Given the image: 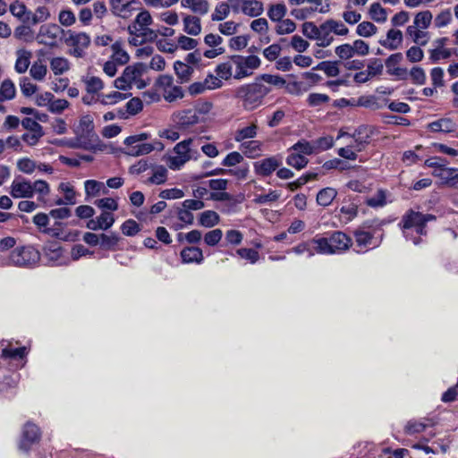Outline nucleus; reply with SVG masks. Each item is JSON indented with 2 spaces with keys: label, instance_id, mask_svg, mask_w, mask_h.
<instances>
[{
  "label": "nucleus",
  "instance_id": "nucleus-1",
  "mask_svg": "<svg viewBox=\"0 0 458 458\" xmlns=\"http://www.w3.org/2000/svg\"><path fill=\"white\" fill-rule=\"evenodd\" d=\"M434 220V215L409 209L402 216L400 226L405 239L412 241L414 245H419L421 242L420 237L427 235V224Z\"/></svg>",
  "mask_w": 458,
  "mask_h": 458
},
{
  "label": "nucleus",
  "instance_id": "nucleus-2",
  "mask_svg": "<svg viewBox=\"0 0 458 458\" xmlns=\"http://www.w3.org/2000/svg\"><path fill=\"white\" fill-rule=\"evenodd\" d=\"M50 193V186L48 182L44 180H36L35 182H30V180L24 177H16L11 186H10V194L14 199H30L37 194V199L38 202L43 205L52 206L53 204H48L47 200V197Z\"/></svg>",
  "mask_w": 458,
  "mask_h": 458
},
{
  "label": "nucleus",
  "instance_id": "nucleus-3",
  "mask_svg": "<svg viewBox=\"0 0 458 458\" xmlns=\"http://www.w3.org/2000/svg\"><path fill=\"white\" fill-rule=\"evenodd\" d=\"M153 19L148 11L140 12L135 20L128 26V32L131 36L130 44L138 47L147 42H153L157 38V32L150 29Z\"/></svg>",
  "mask_w": 458,
  "mask_h": 458
},
{
  "label": "nucleus",
  "instance_id": "nucleus-4",
  "mask_svg": "<svg viewBox=\"0 0 458 458\" xmlns=\"http://www.w3.org/2000/svg\"><path fill=\"white\" fill-rule=\"evenodd\" d=\"M40 260V253L32 246H21L13 250L7 256L0 255V266H13L31 268Z\"/></svg>",
  "mask_w": 458,
  "mask_h": 458
},
{
  "label": "nucleus",
  "instance_id": "nucleus-5",
  "mask_svg": "<svg viewBox=\"0 0 458 458\" xmlns=\"http://www.w3.org/2000/svg\"><path fill=\"white\" fill-rule=\"evenodd\" d=\"M149 138L150 135L147 132L127 137L123 141L126 146L124 153L131 157H139L149 154L154 150L161 151L164 149L165 146L159 140H156L153 143L145 142Z\"/></svg>",
  "mask_w": 458,
  "mask_h": 458
},
{
  "label": "nucleus",
  "instance_id": "nucleus-6",
  "mask_svg": "<svg viewBox=\"0 0 458 458\" xmlns=\"http://www.w3.org/2000/svg\"><path fill=\"white\" fill-rule=\"evenodd\" d=\"M270 92V89L259 82L241 86L236 96L242 101L246 110H253L262 104L263 98Z\"/></svg>",
  "mask_w": 458,
  "mask_h": 458
},
{
  "label": "nucleus",
  "instance_id": "nucleus-7",
  "mask_svg": "<svg viewBox=\"0 0 458 458\" xmlns=\"http://www.w3.org/2000/svg\"><path fill=\"white\" fill-rule=\"evenodd\" d=\"M193 142L194 139L189 138L174 146L175 156H170L166 159V165L170 169L180 170L188 161L197 160L199 157L200 154L198 149L191 147Z\"/></svg>",
  "mask_w": 458,
  "mask_h": 458
},
{
  "label": "nucleus",
  "instance_id": "nucleus-8",
  "mask_svg": "<svg viewBox=\"0 0 458 458\" xmlns=\"http://www.w3.org/2000/svg\"><path fill=\"white\" fill-rule=\"evenodd\" d=\"M229 60L235 80L250 76L253 71L258 69L261 64L259 57L252 55L248 56L233 55L229 57Z\"/></svg>",
  "mask_w": 458,
  "mask_h": 458
},
{
  "label": "nucleus",
  "instance_id": "nucleus-9",
  "mask_svg": "<svg viewBox=\"0 0 458 458\" xmlns=\"http://www.w3.org/2000/svg\"><path fill=\"white\" fill-rule=\"evenodd\" d=\"M68 37L64 43L70 47L68 54L76 58H82L86 55V50L90 45V37L86 32H75L68 30Z\"/></svg>",
  "mask_w": 458,
  "mask_h": 458
},
{
  "label": "nucleus",
  "instance_id": "nucleus-10",
  "mask_svg": "<svg viewBox=\"0 0 458 458\" xmlns=\"http://www.w3.org/2000/svg\"><path fill=\"white\" fill-rule=\"evenodd\" d=\"M374 222L366 221L363 224V229L356 230L354 232L356 247L359 248L357 252H366L370 248H375L379 245L380 241L374 243V233L365 231V229H369L373 227ZM376 227H380V223L375 222ZM380 230V228H378Z\"/></svg>",
  "mask_w": 458,
  "mask_h": 458
},
{
  "label": "nucleus",
  "instance_id": "nucleus-11",
  "mask_svg": "<svg viewBox=\"0 0 458 458\" xmlns=\"http://www.w3.org/2000/svg\"><path fill=\"white\" fill-rule=\"evenodd\" d=\"M64 30L57 24L48 23L40 26L36 40L40 45L55 47Z\"/></svg>",
  "mask_w": 458,
  "mask_h": 458
},
{
  "label": "nucleus",
  "instance_id": "nucleus-12",
  "mask_svg": "<svg viewBox=\"0 0 458 458\" xmlns=\"http://www.w3.org/2000/svg\"><path fill=\"white\" fill-rule=\"evenodd\" d=\"M326 250L327 255H332L337 252L347 250L352 244V239L341 231L334 232L330 237L327 238Z\"/></svg>",
  "mask_w": 458,
  "mask_h": 458
},
{
  "label": "nucleus",
  "instance_id": "nucleus-13",
  "mask_svg": "<svg viewBox=\"0 0 458 458\" xmlns=\"http://www.w3.org/2000/svg\"><path fill=\"white\" fill-rule=\"evenodd\" d=\"M373 134V128L368 125L359 126L351 135L349 133H340L339 137H352L354 140V149L358 152L363 150L369 143V140Z\"/></svg>",
  "mask_w": 458,
  "mask_h": 458
},
{
  "label": "nucleus",
  "instance_id": "nucleus-14",
  "mask_svg": "<svg viewBox=\"0 0 458 458\" xmlns=\"http://www.w3.org/2000/svg\"><path fill=\"white\" fill-rule=\"evenodd\" d=\"M403 59V56L402 53L398 52L390 55L385 61L386 72L389 75L394 76L399 80H406L408 76L407 69L399 66Z\"/></svg>",
  "mask_w": 458,
  "mask_h": 458
},
{
  "label": "nucleus",
  "instance_id": "nucleus-15",
  "mask_svg": "<svg viewBox=\"0 0 458 458\" xmlns=\"http://www.w3.org/2000/svg\"><path fill=\"white\" fill-rule=\"evenodd\" d=\"M39 438L40 431L38 427L33 423L28 422L23 427L19 448L24 452H28L31 445L38 442Z\"/></svg>",
  "mask_w": 458,
  "mask_h": 458
},
{
  "label": "nucleus",
  "instance_id": "nucleus-16",
  "mask_svg": "<svg viewBox=\"0 0 458 458\" xmlns=\"http://www.w3.org/2000/svg\"><path fill=\"white\" fill-rule=\"evenodd\" d=\"M173 120L180 129H188L199 122V112L197 109H186L173 115Z\"/></svg>",
  "mask_w": 458,
  "mask_h": 458
},
{
  "label": "nucleus",
  "instance_id": "nucleus-17",
  "mask_svg": "<svg viewBox=\"0 0 458 458\" xmlns=\"http://www.w3.org/2000/svg\"><path fill=\"white\" fill-rule=\"evenodd\" d=\"M448 42V38H438L433 41L434 48L430 49L429 59L432 63H437L440 59H448L452 55V51L445 48Z\"/></svg>",
  "mask_w": 458,
  "mask_h": 458
},
{
  "label": "nucleus",
  "instance_id": "nucleus-18",
  "mask_svg": "<svg viewBox=\"0 0 458 458\" xmlns=\"http://www.w3.org/2000/svg\"><path fill=\"white\" fill-rule=\"evenodd\" d=\"M222 81L215 77L213 74H209L204 80V81L194 82L190 85L189 92L191 95H199L203 93L207 89H215L222 87Z\"/></svg>",
  "mask_w": 458,
  "mask_h": 458
},
{
  "label": "nucleus",
  "instance_id": "nucleus-19",
  "mask_svg": "<svg viewBox=\"0 0 458 458\" xmlns=\"http://www.w3.org/2000/svg\"><path fill=\"white\" fill-rule=\"evenodd\" d=\"M43 259L49 266L63 264V249L55 242L47 243L44 247Z\"/></svg>",
  "mask_w": 458,
  "mask_h": 458
},
{
  "label": "nucleus",
  "instance_id": "nucleus-20",
  "mask_svg": "<svg viewBox=\"0 0 458 458\" xmlns=\"http://www.w3.org/2000/svg\"><path fill=\"white\" fill-rule=\"evenodd\" d=\"M109 2L114 15L123 19H128L134 11L132 4H134L136 0H109Z\"/></svg>",
  "mask_w": 458,
  "mask_h": 458
},
{
  "label": "nucleus",
  "instance_id": "nucleus-21",
  "mask_svg": "<svg viewBox=\"0 0 458 458\" xmlns=\"http://www.w3.org/2000/svg\"><path fill=\"white\" fill-rule=\"evenodd\" d=\"M433 175L438 177L442 183L452 188H458V169L452 167H445L436 169Z\"/></svg>",
  "mask_w": 458,
  "mask_h": 458
},
{
  "label": "nucleus",
  "instance_id": "nucleus-22",
  "mask_svg": "<svg viewBox=\"0 0 458 458\" xmlns=\"http://www.w3.org/2000/svg\"><path fill=\"white\" fill-rule=\"evenodd\" d=\"M403 35L400 30L390 29L385 39H379L378 43L388 50L398 49L403 43Z\"/></svg>",
  "mask_w": 458,
  "mask_h": 458
},
{
  "label": "nucleus",
  "instance_id": "nucleus-23",
  "mask_svg": "<svg viewBox=\"0 0 458 458\" xmlns=\"http://www.w3.org/2000/svg\"><path fill=\"white\" fill-rule=\"evenodd\" d=\"M280 165L281 162L276 157H271L256 162L254 167L258 174L267 176L276 171Z\"/></svg>",
  "mask_w": 458,
  "mask_h": 458
},
{
  "label": "nucleus",
  "instance_id": "nucleus-24",
  "mask_svg": "<svg viewBox=\"0 0 458 458\" xmlns=\"http://www.w3.org/2000/svg\"><path fill=\"white\" fill-rule=\"evenodd\" d=\"M456 123L448 117L441 118L428 124V129L433 132L449 133L455 131Z\"/></svg>",
  "mask_w": 458,
  "mask_h": 458
},
{
  "label": "nucleus",
  "instance_id": "nucleus-25",
  "mask_svg": "<svg viewBox=\"0 0 458 458\" xmlns=\"http://www.w3.org/2000/svg\"><path fill=\"white\" fill-rule=\"evenodd\" d=\"M305 244L309 245L307 246V248H309V250H306V253L309 258L314 256L316 253L327 255V251L326 250V237L316 236L313 239L305 242Z\"/></svg>",
  "mask_w": 458,
  "mask_h": 458
},
{
  "label": "nucleus",
  "instance_id": "nucleus-26",
  "mask_svg": "<svg viewBox=\"0 0 458 458\" xmlns=\"http://www.w3.org/2000/svg\"><path fill=\"white\" fill-rule=\"evenodd\" d=\"M318 46L326 47L331 45L334 41V37L332 36L333 32L327 20L318 26Z\"/></svg>",
  "mask_w": 458,
  "mask_h": 458
},
{
  "label": "nucleus",
  "instance_id": "nucleus-27",
  "mask_svg": "<svg viewBox=\"0 0 458 458\" xmlns=\"http://www.w3.org/2000/svg\"><path fill=\"white\" fill-rule=\"evenodd\" d=\"M16 55L17 58L14 65V70L17 73L22 74L26 72L30 64L32 53L26 49H19L16 52Z\"/></svg>",
  "mask_w": 458,
  "mask_h": 458
},
{
  "label": "nucleus",
  "instance_id": "nucleus-28",
  "mask_svg": "<svg viewBox=\"0 0 458 458\" xmlns=\"http://www.w3.org/2000/svg\"><path fill=\"white\" fill-rule=\"evenodd\" d=\"M181 258L183 263H197L200 264L203 259V252L198 247H186L181 251Z\"/></svg>",
  "mask_w": 458,
  "mask_h": 458
},
{
  "label": "nucleus",
  "instance_id": "nucleus-29",
  "mask_svg": "<svg viewBox=\"0 0 458 458\" xmlns=\"http://www.w3.org/2000/svg\"><path fill=\"white\" fill-rule=\"evenodd\" d=\"M183 30L191 36H197L201 32L200 19L194 15H184Z\"/></svg>",
  "mask_w": 458,
  "mask_h": 458
},
{
  "label": "nucleus",
  "instance_id": "nucleus-30",
  "mask_svg": "<svg viewBox=\"0 0 458 458\" xmlns=\"http://www.w3.org/2000/svg\"><path fill=\"white\" fill-rule=\"evenodd\" d=\"M182 6L191 9L194 13L205 15L209 11V3L207 0H182Z\"/></svg>",
  "mask_w": 458,
  "mask_h": 458
},
{
  "label": "nucleus",
  "instance_id": "nucleus-31",
  "mask_svg": "<svg viewBox=\"0 0 458 458\" xmlns=\"http://www.w3.org/2000/svg\"><path fill=\"white\" fill-rule=\"evenodd\" d=\"M406 34L411 38L415 44L422 47L426 46L430 38L428 31L416 27H407Z\"/></svg>",
  "mask_w": 458,
  "mask_h": 458
},
{
  "label": "nucleus",
  "instance_id": "nucleus-32",
  "mask_svg": "<svg viewBox=\"0 0 458 458\" xmlns=\"http://www.w3.org/2000/svg\"><path fill=\"white\" fill-rule=\"evenodd\" d=\"M145 72V65L138 63L134 65L127 66L123 75L130 81L131 85L136 84L140 81L142 73Z\"/></svg>",
  "mask_w": 458,
  "mask_h": 458
},
{
  "label": "nucleus",
  "instance_id": "nucleus-33",
  "mask_svg": "<svg viewBox=\"0 0 458 458\" xmlns=\"http://www.w3.org/2000/svg\"><path fill=\"white\" fill-rule=\"evenodd\" d=\"M242 4V13L250 17H258L263 11V4L259 0H245Z\"/></svg>",
  "mask_w": 458,
  "mask_h": 458
},
{
  "label": "nucleus",
  "instance_id": "nucleus-34",
  "mask_svg": "<svg viewBox=\"0 0 458 458\" xmlns=\"http://www.w3.org/2000/svg\"><path fill=\"white\" fill-rule=\"evenodd\" d=\"M85 193L88 197H96L100 194H106L108 190L105 184L96 180H87L84 182Z\"/></svg>",
  "mask_w": 458,
  "mask_h": 458
},
{
  "label": "nucleus",
  "instance_id": "nucleus-35",
  "mask_svg": "<svg viewBox=\"0 0 458 458\" xmlns=\"http://www.w3.org/2000/svg\"><path fill=\"white\" fill-rule=\"evenodd\" d=\"M261 146L262 145L260 141L252 140L242 142L240 146V148L247 157L256 158L260 155L262 151Z\"/></svg>",
  "mask_w": 458,
  "mask_h": 458
},
{
  "label": "nucleus",
  "instance_id": "nucleus-36",
  "mask_svg": "<svg viewBox=\"0 0 458 458\" xmlns=\"http://www.w3.org/2000/svg\"><path fill=\"white\" fill-rule=\"evenodd\" d=\"M220 222L219 215L214 210H206L199 215V225L211 228L218 225Z\"/></svg>",
  "mask_w": 458,
  "mask_h": 458
},
{
  "label": "nucleus",
  "instance_id": "nucleus-37",
  "mask_svg": "<svg viewBox=\"0 0 458 458\" xmlns=\"http://www.w3.org/2000/svg\"><path fill=\"white\" fill-rule=\"evenodd\" d=\"M81 81L85 84L88 94H96L104 89V82L99 77L86 75Z\"/></svg>",
  "mask_w": 458,
  "mask_h": 458
},
{
  "label": "nucleus",
  "instance_id": "nucleus-38",
  "mask_svg": "<svg viewBox=\"0 0 458 458\" xmlns=\"http://www.w3.org/2000/svg\"><path fill=\"white\" fill-rule=\"evenodd\" d=\"M125 107H126L125 111H123L122 109L118 110V114H117L118 117L127 118V116L125 115L126 113L131 115L137 114L138 113H140L142 110L143 104H142V101L139 98H132L126 103Z\"/></svg>",
  "mask_w": 458,
  "mask_h": 458
},
{
  "label": "nucleus",
  "instance_id": "nucleus-39",
  "mask_svg": "<svg viewBox=\"0 0 458 458\" xmlns=\"http://www.w3.org/2000/svg\"><path fill=\"white\" fill-rule=\"evenodd\" d=\"M337 191L335 189L327 187L318 191L317 194V203L322 207L329 206L335 199Z\"/></svg>",
  "mask_w": 458,
  "mask_h": 458
},
{
  "label": "nucleus",
  "instance_id": "nucleus-40",
  "mask_svg": "<svg viewBox=\"0 0 458 458\" xmlns=\"http://www.w3.org/2000/svg\"><path fill=\"white\" fill-rule=\"evenodd\" d=\"M433 15L428 10L418 13L413 20V24L409 27H416L421 30H427L432 22Z\"/></svg>",
  "mask_w": 458,
  "mask_h": 458
},
{
  "label": "nucleus",
  "instance_id": "nucleus-41",
  "mask_svg": "<svg viewBox=\"0 0 458 458\" xmlns=\"http://www.w3.org/2000/svg\"><path fill=\"white\" fill-rule=\"evenodd\" d=\"M287 8L284 3H277L269 5L267 9V16L272 21H281L286 15Z\"/></svg>",
  "mask_w": 458,
  "mask_h": 458
},
{
  "label": "nucleus",
  "instance_id": "nucleus-42",
  "mask_svg": "<svg viewBox=\"0 0 458 458\" xmlns=\"http://www.w3.org/2000/svg\"><path fill=\"white\" fill-rule=\"evenodd\" d=\"M258 126L255 123H252L244 128L239 129L236 131L234 135V140L236 142H244L246 140L253 139L257 136Z\"/></svg>",
  "mask_w": 458,
  "mask_h": 458
},
{
  "label": "nucleus",
  "instance_id": "nucleus-43",
  "mask_svg": "<svg viewBox=\"0 0 458 458\" xmlns=\"http://www.w3.org/2000/svg\"><path fill=\"white\" fill-rule=\"evenodd\" d=\"M16 89L14 83L7 79L4 80L0 86V101L4 102L14 98Z\"/></svg>",
  "mask_w": 458,
  "mask_h": 458
},
{
  "label": "nucleus",
  "instance_id": "nucleus-44",
  "mask_svg": "<svg viewBox=\"0 0 458 458\" xmlns=\"http://www.w3.org/2000/svg\"><path fill=\"white\" fill-rule=\"evenodd\" d=\"M50 68L55 75H61L70 69V62L64 57H54L50 60Z\"/></svg>",
  "mask_w": 458,
  "mask_h": 458
},
{
  "label": "nucleus",
  "instance_id": "nucleus-45",
  "mask_svg": "<svg viewBox=\"0 0 458 458\" xmlns=\"http://www.w3.org/2000/svg\"><path fill=\"white\" fill-rule=\"evenodd\" d=\"M174 68L176 75L181 80V82L188 81L193 72V68L191 66L181 61L174 62Z\"/></svg>",
  "mask_w": 458,
  "mask_h": 458
},
{
  "label": "nucleus",
  "instance_id": "nucleus-46",
  "mask_svg": "<svg viewBox=\"0 0 458 458\" xmlns=\"http://www.w3.org/2000/svg\"><path fill=\"white\" fill-rule=\"evenodd\" d=\"M152 175L148 179V183L162 184L167 179V169L163 165H153Z\"/></svg>",
  "mask_w": 458,
  "mask_h": 458
},
{
  "label": "nucleus",
  "instance_id": "nucleus-47",
  "mask_svg": "<svg viewBox=\"0 0 458 458\" xmlns=\"http://www.w3.org/2000/svg\"><path fill=\"white\" fill-rule=\"evenodd\" d=\"M286 163L288 165H290L297 170H301L307 165L308 158L306 157H304L303 155H301L294 151H290V154L288 155V157L286 158Z\"/></svg>",
  "mask_w": 458,
  "mask_h": 458
},
{
  "label": "nucleus",
  "instance_id": "nucleus-48",
  "mask_svg": "<svg viewBox=\"0 0 458 458\" xmlns=\"http://www.w3.org/2000/svg\"><path fill=\"white\" fill-rule=\"evenodd\" d=\"M370 18L378 23H383L387 20V13L385 8L379 3H373L369 7Z\"/></svg>",
  "mask_w": 458,
  "mask_h": 458
},
{
  "label": "nucleus",
  "instance_id": "nucleus-49",
  "mask_svg": "<svg viewBox=\"0 0 458 458\" xmlns=\"http://www.w3.org/2000/svg\"><path fill=\"white\" fill-rule=\"evenodd\" d=\"M215 72L216 74V77L221 81L222 80L227 81L233 77V71L232 69L229 58L226 61L217 64Z\"/></svg>",
  "mask_w": 458,
  "mask_h": 458
},
{
  "label": "nucleus",
  "instance_id": "nucleus-50",
  "mask_svg": "<svg viewBox=\"0 0 458 458\" xmlns=\"http://www.w3.org/2000/svg\"><path fill=\"white\" fill-rule=\"evenodd\" d=\"M112 49L111 61H114L115 64L123 65L129 61V55L121 47L119 43L113 44Z\"/></svg>",
  "mask_w": 458,
  "mask_h": 458
},
{
  "label": "nucleus",
  "instance_id": "nucleus-51",
  "mask_svg": "<svg viewBox=\"0 0 458 458\" xmlns=\"http://www.w3.org/2000/svg\"><path fill=\"white\" fill-rule=\"evenodd\" d=\"M230 14V5L225 2L218 3L211 14L213 21H221L227 18Z\"/></svg>",
  "mask_w": 458,
  "mask_h": 458
},
{
  "label": "nucleus",
  "instance_id": "nucleus-52",
  "mask_svg": "<svg viewBox=\"0 0 458 458\" xmlns=\"http://www.w3.org/2000/svg\"><path fill=\"white\" fill-rule=\"evenodd\" d=\"M289 151H294L305 157L313 154L315 152V147L309 141L302 140L292 146Z\"/></svg>",
  "mask_w": 458,
  "mask_h": 458
},
{
  "label": "nucleus",
  "instance_id": "nucleus-53",
  "mask_svg": "<svg viewBox=\"0 0 458 458\" xmlns=\"http://www.w3.org/2000/svg\"><path fill=\"white\" fill-rule=\"evenodd\" d=\"M377 32V28L370 21H362L356 28V33L363 38H369Z\"/></svg>",
  "mask_w": 458,
  "mask_h": 458
},
{
  "label": "nucleus",
  "instance_id": "nucleus-54",
  "mask_svg": "<svg viewBox=\"0 0 458 458\" xmlns=\"http://www.w3.org/2000/svg\"><path fill=\"white\" fill-rule=\"evenodd\" d=\"M313 69L314 70H321L329 77L337 76L340 72V70H339V67H338L336 62H327V61L321 62Z\"/></svg>",
  "mask_w": 458,
  "mask_h": 458
},
{
  "label": "nucleus",
  "instance_id": "nucleus-55",
  "mask_svg": "<svg viewBox=\"0 0 458 458\" xmlns=\"http://www.w3.org/2000/svg\"><path fill=\"white\" fill-rule=\"evenodd\" d=\"M28 354L25 346L19 348H4L2 351V357L9 359H23Z\"/></svg>",
  "mask_w": 458,
  "mask_h": 458
},
{
  "label": "nucleus",
  "instance_id": "nucleus-56",
  "mask_svg": "<svg viewBox=\"0 0 458 458\" xmlns=\"http://www.w3.org/2000/svg\"><path fill=\"white\" fill-rule=\"evenodd\" d=\"M384 64L378 58L370 59L367 65V72L371 78L380 76L383 73Z\"/></svg>",
  "mask_w": 458,
  "mask_h": 458
},
{
  "label": "nucleus",
  "instance_id": "nucleus-57",
  "mask_svg": "<svg viewBox=\"0 0 458 458\" xmlns=\"http://www.w3.org/2000/svg\"><path fill=\"white\" fill-rule=\"evenodd\" d=\"M47 66L41 63L35 62L30 70V76L36 81H43L47 75Z\"/></svg>",
  "mask_w": 458,
  "mask_h": 458
},
{
  "label": "nucleus",
  "instance_id": "nucleus-58",
  "mask_svg": "<svg viewBox=\"0 0 458 458\" xmlns=\"http://www.w3.org/2000/svg\"><path fill=\"white\" fill-rule=\"evenodd\" d=\"M296 29V24L290 19L281 20L276 28V31L278 35L290 34Z\"/></svg>",
  "mask_w": 458,
  "mask_h": 458
},
{
  "label": "nucleus",
  "instance_id": "nucleus-59",
  "mask_svg": "<svg viewBox=\"0 0 458 458\" xmlns=\"http://www.w3.org/2000/svg\"><path fill=\"white\" fill-rule=\"evenodd\" d=\"M14 35L17 38L27 42L34 39L33 31L31 28L27 25L18 26L14 30Z\"/></svg>",
  "mask_w": 458,
  "mask_h": 458
},
{
  "label": "nucleus",
  "instance_id": "nucleus-60",
  "mask_svg": "<svg viewBox=\"0 0 458 458\" xmlns=\"http://www.w3.org/2000/svg\"><path fill=\"white\" fill-rule=\"evenodd\" d=\"M18 169L27 174H31L37 167V163L30 158L23 157L17 162Z\"/></svg>",
  "mask_w": 458,
  "mask_h": 458
},
{
  "label": "nucleus",
  "instance_id": "nucleus-61",
  "mask_svg": "<svg viewBox=\"0 0 458 458\" xmlns=\"http://www.w3.org/2000/svg\"><path fill=\"white\" fill-rule=\"evenodd\" d=\"M223 232L221 229L208 231L204 235V242L208 246H216L222 239Z\"/></svg>",
  "mask_w": 458,
  "mask_h": 458
},
{
  "label": "nucleus",
  "instance_id": "nucleus-62",
  "mask_svg": "<svg viewBox=\"0 0 458 458\" xmlns=\"http://www.w3.org/2000/svg\"><path fill=\"white\" fill-rule=\"evenodd\" d=\"M20 88L21 93L25 97H30L37 91V85L32 83L27 77H22L20 80Z\"/></svg>",
  "mask_w": 458,
  "mask_h": 458
},
{
  "label": "nucleus",
  "instance_id": "nucleus-63",
  "mask_svg": "<svg viewBox=\"0 0 458 458\" xmlns=\"http://www.w3.org/2000/svg\"><path fill=\"white\" fill-rule=\"evenodd\" d=\"M118 242L119 237L114 233L109 235L105 233L100 234V246L103 249L111 250L117 245Z\"/></svg>",
  "mask_w": 458,
  "mask_h": 458
},
{
  "label": "nucleus",
  "instance_id": "nucleus-64",
  "mask_svg": "<svg viewBox=\"0 0 458 458\" xmlns=\"http://www.w3.org/2000/svg\"><path fill=\"white\" fill-rule=\"evenodd\" d=\"M452 21V13L450 9H445L438 13L435 20L434 24L437 28H444L447 26Z\"/></svg>",
  "mask_w": 458,
  "mask_h": 458
}]
</instances>
